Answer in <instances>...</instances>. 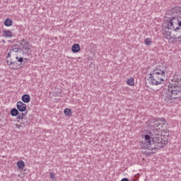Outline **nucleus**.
I'll use <instances>...</instances> for the list:
<instances>
[{"instance_id": "1", "label": "nucleus", "mask_w": 181, "mask_h": 181, "mask_svg": "<svg viewBox=\"0 0 181 181\" xmlns=\"http://www.w3.org/2000/svg\"><path fill=\"white\" fill-rule=\"evenodd\" d=\"M151 135L152 141H151V136L148 134L144 136V141H141V148L148 151H153V149H156V147H155L156 145L158 148H165V146L168 145V139L160 134V129H153Z\"/></svg>"}, {"instance_id": "2", "label": "nucleus", "mask_w": 181, "mask_h": 181, "mask_svg": "<svg viewBox=\"0 0 181 181\" xmlns=\"http://www.w3.org/2000/svg\"><path fill=\"white\" fill-rule=\"evenodd\" d=\"M164 30V36L168 40L173 39L175 42H177V39H181V23L175 26L173 23H168L166 25L163 26Z\"/></svg>"}, {"instance_id": "3", "label": "nucleus", "mask_w": 181, "mask_h": 181, "mask_svg": "<svg viewBox=\"0 0 181 181\" xmlns=\"http://www.w3.org/2000/svg\"><path fill=\"white\" fill-rule=\"evenodd\" d=\"M181 86L176 83H170L165 89L163 94L165 103H173V100H177L180 97Z\"/></svg>"}, {"instance_id": "4", "label": "nucleus", "mask_w": 181, "mask_h": 181, "mask_svg": "<svg viewBox=\"0 0 181 181\" xmlns=\"http://www.w3.org/2000/svg\"><path fill=\"white\" fill-rule=\"evenodd\" d=\"M149 79L152 86H159L165 81V73L163 70L156 68L149 74Z\"/></svg>"}, {"instance_id": "5", "label": "nucleus", "mask_w": 181, "mask_h": 181, "mask_svg": "<svg viewBox=\"0 0 181 181\" xmlns=\"http://www.w3.org/2000/svg\"><path fill=\"white\" fill-rule=\"evenodd\" d=\"M166 120L164 117L158 118V117H153V128L156 129V128H159L160 125H165Z\"/></svg>"}, {"instance_id": "6", "label": "nucleus", "mask_w": 181, "mask_h": 181, "mask_svg": "<svg viewBox=\"0 0 181 181\" xmlns=\"http://www.w3.org/2000/svg\"><path fill=\"white\" fill-rule=\"evenodd\" d=\"M164 21L165 23H181V17L180 16H175L173 18L165 17Z\"/></svg>"}, {"instance_id": "7", "label": "nucleus", "mask_w": 181, "mask_h": 181, "mask_svg": "<svg viewBox=\"0 0 181 181\" xmlns=\"http://www.w3.org/2000/svg\"><path fill=\"white\" fill-rule=\"evenodd\" d=\"M20 46H21V49L23 50V52L24 51L25 53H29V50H30L31 49V46L29 44V42L23 40L21 43H20Z\"/></svg>"}, {"instance_id": "8", "label": "nucleus", "mask_w": 181, "mask_h": 181, "mask_svg": "<svg viewBox=\"0 0 181 181\" xmlns=\"http://www.w3.org/2000/svg\"><path fill=\"white\" fill-rule=\"evenodd\" d=\"M17 110L20 111V112H25V111H26V104L21 100L17 102Z\"/></svg>"}, {"instance_id": "9", "label": "nucleus", "mask_w": 181, "mask_h": 181, "mask_svg": "<svg viewBox=\"0 0 181 181\" xmlns=\"http://www.w3.org/2000/svg\"><path fill=\"white\" fill-rule=\"evenodd\" d=\"M10 51L11 52V53H25V52L22 49L18 47V45L12 46L11 49Z\"/></svg>"}, {"instance_id": "10", "label": "nucleus", "mask_w": 181, "mask_h": 181, "mask_svg": "<svg viewBox=\"0 0 181 181\" xmlns=\"http://www.w3.org/2000/svg\"><path fill=\"white\" fill-rule=\"evenodd\" d=\"M4 37H13L15 36L9 30H3Z\"/></svg>"}, {"instance_id": "11", "label": "nucleus", "mask_w": 181, "mask_h": 181, "mask_svg": "<svg viewBox=\"0 0 181 181\" xmlns=\"http://www.w3.org/2000/svg\"><path fill=\"white\" fill-rule=\"evenodd\" d=\"M21 100L23 103L28 104V103H30V96L28 94H25L22 96Z\"/></svg>"}, {"instance_id": "12", "label": "nucleus", "mask_w": 181, "mask_h": 181, "mask_svg": "<svg viewBox=\"0 0 181 181\" xmlns=\"http://www.w3.org/2000/svg\"><path fill=\"white\" fill-rule=\"evenodd\" d=\"M71 50L73 53H78V52H80V45L74 44L72 45Z\"/></svg>"}, {"instance_id": "13", "label": "nucleus", "mask_w": 181, "mask_h": 181, "mask_svg": "<svg viewBox=\"0 0 181 181\" xmlns=\"http://www.w3.org/2000/svg\"><path fill=\"white\" fill-rule=\"evenodd\" d=\"M171 12H172V13H173V15L180 13L181 7H179V6H175L174 8H173L171 9Z\"/></svg>"}, {"instance_id": "14", "label": "nucleus", "mask_w": 181, "mask_h": 181, "mask_svg": "<svg viewBox=\"0 0 181 181\" xmlns=\"http://www.w3.org/2000/svg\"><path fill=\"white\" fill-rule=\"evenodd\" d=\"M19 115V111L18 110V109L16 108H13L11 110V115L12 117H16Z\"/></svg>"}, {"instance_id": "15", "label": "nucleus", "mask_w": 181, "mask_h": 181, "mask_svg": "<svg viewBox=\"0 0 181 181\" xmlns=\"http://www.w3.org/2000/svg\"><path fill=\"white\" fill-rule=\"evenodd\" d=\"M17 119H20L22 120L23 119V118H25V117H26V115H28V112H22V113H18V115H17Z\"/></svg>"}, {"instance_id": "16", "label": "nucleus", "mask_w": 181, "mask_h": 181, "mask_svg": "<svg viewBox=\"0 0 181 181\" xmlns=\"http://www.w3.org/2000/svg\"><path fill=\"white\" fill-rule=\"evenodd\" d=\"M64 113L66 117H71L72 112H71V109L69 108H66L64 110Z\"/></svg>"}, {"instance_id": "17", "label": "nucleus", "mask_w": 181, "mask_h": 181, "mask_svg": "<svg viewBox=\"0 0 181 181\" xmlns=\"http://www.w3.org/2000/svg\"><path fill=\"white\" fill-rule=\"evenodd\" d=\"M17 166L18 169H23L25 168V163L23 160H18L17 162Z\"/></svg>"}, {"instance_id": "18", "label": "nucleus", "mask_w": 181, "mask_h": 181, "mask_svg": "<svg viewBox=\"0 0 181 181\" xmlns=\"http://www.w3.org/2000/svg\"><path fill=\"white\" fill-rule=\"evenodd\" d=\"M127 83L128 86H134V84H135V82L133 78H130L127 79Z\"/></svg>"}, {"instance_id": "19", "label": "nucleus", "mask_w": 181, "mask_h": 181, "mask_svg": "<svg viewBox=\"0 0 181 181\" xmlns=\"http://www.w3.org/2000/svg\"><path fill=\"white\" fill-rule=\"evenodd\" d=\"M145 45H146L147 46H150V45H152V40L151 38H147L145 40Z\"/></svg>"}, {"instance_id": "20", "label": "nucleus", "mask_w": 181, "mask_h": 181, "mask_svg": "<svg viewBox=\"0 0 181 181\" xmlns=\"http://www.w3.org/2000/svg\"><path fill=\"white\" fill-rule=\"evenodd\" d=\"M4 23H13V21L11 18H6Z\"/></svg>"}, {"instance_id": "21", "label": "nucleus", "mask_w": 181, "mask_h": 181, "mask_svg": "<svg viewBox=\"0 0 181 181\" xmlns=\"http://www.w3.org/2000/svg\"><path fill=\"white\" fill-rule=\"evenodd\" d=\"M18 122H19V124H21V127H25L26 124H28V122H23V119L18 120Z\"/></svg>"}, {"instance_id": "22", "label": "nucleus", "mask_w": 181, "mask_h": 181, "mask_svg": "<svg viewBox=\"0 0 181 181\" xmlns=\"http://www.w3.org/2000/svg\"><path fill=\"white\" fill-rule=\"evenodd\" d=\"M11 54H12V51L10 50L6 55V59L11 57Z\"/></svg>"}, {"instance_id": "23", "label": "nucleus", "mask_w": 181, "mask_h": 181, "mask_svg": "<svg viewBox=\"0 0 181 181\" xmlns=\"http://www.w3.org/2000/svg\"><path fill=\"white\" fill-rule=\"evenodd\" d=\"M19 63H22L23 62V57H20L18 60Z\"/></svg>"}, {"instance_id": "24", "label": "nucleus", "mask_w": 181, "mask_h": 181, "mask_svg": "<svg viewBox=\"0 0 181 181\" xmlns=\"http://www.w3.org/2000/svg\"><path fill=\"white\" fill-rule=\"evenodd\" d=\"M15 64H17L16 62H10V66H15Z\"/></svg>"}, {"instance_id": "25", "label": "nucleus", "mask_w": 181, "mask_h": 181, "mask_svg": "<svg viewBox=\"0 0 181 181\" xmlns=\"http://www.w3.org/2000/svg\"><path fill=\"white\" fill-rule=\"evenodd\" d=\"M50 177H51V179H54V173H50Z\"/></svg>"}, {"instance_id": "26", "label": "nucleus", "mask_w": 181, "mask_h": 181, "mask_svg": "<svg viewBox=\"0 0 181 181\" xmlns=\"http://www.w3.org/2000/svg\"><path fill=\"white\" fill-rule=\"evenodd\" d=\"M16 127L18 128L19 129V128H21V127H22V125L18 124H15Z\"/></svg>"}, {"instance_id": "27", "label": "nucleus", "mask_w": 181, "mask_h": 181, "mask_svg": "<svg viewBox=\"0 0 181 181\" xmlns=\"http://www.w3.org/2000/svg\"><path fill=\"white\" fill-rule=\"evenodd\" d=\"M4 25L6 27L12 26V23H4Z\"/></svg>"}, {"instance_id": "28", "label": "nucleus", "mask_w": 181, "mask_h": 181, "mask_svg": "<svg viewBox=\"0 0 181 181\" xmlns=\"http://www.w3.org/2000/svg\"><path fill=\"white\" fill-rule=\"evenodd\" d=\"M121 181H129V180L128 179V178H122V180H121Z\"/></svg>"}, {"instance_id": "29", "label": "nucleus", "mask_w": 181, "mask_h": 181, "mask_svg": "<svg viewBox=\"0 0 181 181\" xmlns=\"http://www.w3.org/2000/svg\"><path fill=\"white\" fill-rule=\"evenodd\" d=\"M177 42H181V40L180 39H177V41H175Z\"/></svg>"}, {"instance_id": "30", "label": "nucleus", "mask_w": 181, "mask_h": 181, "mask_svg": "<svg viewBox=\"0 0 181 181\" xmlns=\"http://www.w3.org/2000/svg\"><path fill=\"white\" fill-rule=\"evenodd\" d=\"M16 60H19V57H16Z\"/></svg>"}, {"instance_id": "31", "label": "nucleus", "mask_w": 181, "mask_h": 181, "mask_svg": "<svg viewBox=\"0 0 181 181\" xmlns=\"http://www.w3.org/2000/svg\"><path fill=\"white\" fill-rule=\"evenodd\" d=\"M16 60H19V57H16Z\"/></svg>"}, {"instance_id": "32", "label": "nucleus", "mask_w": 181, "mask_h": 181, "mask_svg": "<svg viewBox=\"0 0 181 181\" xmlns=\"http://www.w3.org/2000/svg\"><path fill=\"white\" fill-rule=\"evenodd\" d=\"M3 43H5V40H3Z\"/></svg>"}]
</instances>
